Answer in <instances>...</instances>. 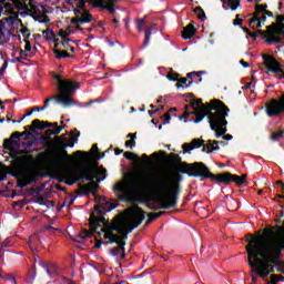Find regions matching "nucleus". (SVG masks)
<instances>
[{
	"label": "nucleus",
	"instance_id": "a18cd8bd",
	"mask_svg": "<svg viewBox=\"0 0 284 284\" xmlns=\"http://www.w3.org/2000/svg\"><path fill=\"white\" fill-rule=\"evenodd\" d=\"M28 185H30V182H28V180L20 179L18 180L16 187L23 189V187H28Z\"/></svg>",
	"mask_w": 284,
	"mask_h": 284
},
{
	"label": "nucleus",
	"instance_id": "39448f33",
	"mask_svg": "<svg viewBox=\"0 0 284 284\" xmlns=\"http://www.w3.org/2000/svg\"><path fill=\"white\" fill-rule=\"evenodd\" d=\"M52 78L58 85L59 94L48 98L42 106H37L32 109L34 110V112H43V110H48L50 101L61 103L64 108H70V105H77V101L70 98V94H72V92H75V90H79V83H74V81L72 80L62 79L59 73H53Z\"/></svg>",
	"mask_w": 284,
	"mask_h": 284
},
{
	"label": "nucleus",
	"instance_id": "bb28decb",
	"mask_svg": "<svg viewBox=\"0 0 284 284\" xmlns=\"http://www.w3.org/2000/svg\"><path fill=\"white\" fill-rule=\"evenodd\" d=\"M202 74H205V71L189 72L186 74V81H189V83L186 84V88H190L192 85V83H194V80L192 79V77H197L199 79H201Z\"/></svg>",
	"mask_w": 284,
	"mask_h": 284
},
{
	"label": "nucleus",
	"instance_id": "0e129e2a",
	"mask_svg": "<svg viewBox=\"0 0 284 284\" xmlns=\"http://www.w3.org/2000/svg\"><path fill=\"white\" fill-rule=\"evenodd\" d=\"M70 42H72V39H64L63 41H62V47L65 49V50H68V47L70 45Z\"/></svg>",
	"mask_w": 284,
	"mask_h": 284
},
{
	"label": "nucleus",
	"instance_id": "4468645a",
	"mask_svg": "<svg viewBox=\"0 0 284 284\" xmlns=\"http://www.w3.org/2000/svg\"><path fill=\"white\" fill-rule=\"evenodd\" d=\"M131 226L126 229V232H129V234L133 230H136V227H139V225H141V223L145 221V211H143V209H141L140 206L133 207L131 211Z\"/></svg>",
	"mask_w": 284,
	"mask_h": 284
},
{
	"label": "nucleus",
	"instance_id": "0eeeda50",
	"mask_svg": "<svg viewBox=\"0 0 284 284\" xmlns=\"http://www.w3.org/2000/svg\"><path fill=\"white\" fill-rule=\"evenodd\" d=\"M168 162L170 163V165H173V168H176V165H179L180 174H187L191 178H194V175H191V174H195L196 172H199V170L201 169L200 165H202L203 163V162H194V163L183 162V159H181L180 155L175 153L169 154Z\"/></svg>",
	"mask_w": 284,
	"mask_h": 284
},
{
	"label": "nucleus",
	"instance_id": "b1692460",
	"mask_svg": "<svg viewBox=\"0 0 284 284\" xmlns=\"http://www.w3.org/2000/svg\"><path fill=\"white\" fill-rule=\"evenodd\" d=\"M88 170L93 171V174H95V176H102V174H105V172H108V170L103 169V166L99 168V163H88Z\"/></svg>",
	"mask_w": 284,
	"mask_h": 284
},
{
	"label": "nucleus",
	"instance_id": "423d86ee",
	"mask_svg": "<svg viewBox=\"0 0 284 284\" xmlns=\"http://www.w3.org/2000/svg\"><path fill=\"white\" fill-rule=\"evenodd\" d=\"M200 166V170L195 173H191V176H194V179H200L201 181H205L210 179L212 183H222L223 185H230L232 183L231 176L232 173L224 172L219 174H213L210 171V168L205 165V163L202 162V164H197Z\"/></svg>",
	"mask_w": 284,
	"mask_h": 284
},
{
	"label": "nucleus",
	"instance_id": "4d7b16f0",
	"mask_svg": "<svg viewBox=\"0 0 284 284\" xmlns=\"http://www.w3.org/2000/svg\"><path fill=\"white\" fill-rule=\"evenodd\" d=\"M81 154H83V156H85L87 159H90V153H88L85 151H75L74 152V156H81Z\"/></svg>",
	"mask_w": 284,
	"mask_h": 284
},
{
	"label": "nucleus",
	"instance_id": "13d9d810",
	"mask_svg": "<svg viewBox=\"0 0 284 284\" xmlns=\"http://www.w3.org/2000/svg\"><path fill=\"white\" fill-rule=\"evenodd\" d=\"M271 281L273 283H278L281 281H283V276H280V275H271Z\"/></svg>",
	"mask_w": 284,
	"mask_h": 284
},
{
	"label": "nucleus",
	"instance_id": "6e6552de",
	"mask_svg": "<svg viewBox=\"0 0 284 284\" xmlns=\"http://www.w3.org/2000/svg\"><path fill=\"white\" fill-rule=\"evenodd\" d=\"M78 178L80 181H83V179H85V181L89 182L88 184L82 185V191L84 192V194H94V192L99 190V184L101 183V180H97V182H94L97 175L94 171L88 169V164L83 166L81 171H79Z\"/></svg>",
	"mask_w": 284,
	"mask_h": 284
},
{
	"label": "nucleus",
	"instance_id": "4be33fe9",
	"mask_svg": "<svg viewBox=\"0 0 284 284\" xmlns=\"http://www.w3.org/2000/svg\"><path fill=\"white\" fill-rule=\"evenodd\" d=\"M258 14L261 13H256V11L250 14V17H252L248 20L250 28H254V23H256V21H261L262 23H265L267 21V16L265 13H263L262 17Z\"/></svg>",
	"mask_w": 284,
	"mask_h": 284
},
{
	"label": "nucleus",
	"instance_id": "680f3d73",
	"mask_svg": "<svg viewBox=\"0 0 284 284\" xmlns=\"http://www.w3.org/2000/svg\"><path fill=\"white\" fill-rule=\"evenodd\" d=\"M120 252L121 251H119V246H115V247L111 248L110 254H111V256H119Z\"/></svg>",
	"mask_w": 284,
	"mask_h": 284
},
{
	"label": "nucleus",
	"instance_id": "f8f14e48",
	"mask_svg": "<svg viewBox=\"0 0 284 284\" xmlns=\"http://www.w3.org/2000/svg\"><path fill=\"white\" fill-rule=\"evenodd\" d=\"M219 144L225 145V142L216 141V140H207L205 143V140H201V139H193L191 142V145L194 148V150L199 148H203L202 152H206V154H212V152H216L221 150Z\"/></svg>",
	"mask_w": 284,
	"mask_h": 284
},
{
	"label": "nucleus",
	"instance_id": "dca6fc26",
	"mask_svg": "<svg viewBox=\"0 0 284 284\" xmlns=\"http://www.w3.org/2000/svg\"><path fill=\"white\" fill-rule=\"evenodd\" d=\"M40 267L44 268L50 278H57L61 274V268L54 262H40Z\"/></svg>",
	"mask_w": 284,
	"mask_h": 284
},
{
	"label": "nucleus",
	"instance_id": "c756f323",
	"mask_svg": "<svg viewBox=\"0 0 284 284\" xmlns=\"http://www.w3.org/2000/svg\"><path fill=\"white\" fill-rule=\"evenodd\" d=\"M37 130H41V120H33L28 132H31L32 136V134H37Z\"/></svg>",
	"mask_w": 284,
	"mask_h": 284
},
{
	"label": "nucleus",
	"instance_id": "e433bc0d",
	"mask_svg": "<svg viewBox=\"0 0 284 284\" xmlns=\"http://www.w3.org/2000/svg\"><path fill=\"white\" fill-rule=\"evenodd\" d=\"M28 59V54L23 52V50L20 51V57L14 58L11 60V63H21V61H26Z\"/></svg>",
	"mask_w": 284,
	"mask_h": 284
},
{
	"label": "nucleus",
	"instance_id": "37998d69",
	"mask_svg": "<svg viewBox=\"0 0 284 284\" xmlns=\"http://www.w3.org/2000/svg\"><path fill=\"white\" fill-rule=\"evenodd\" d=\"M267 11V4H255V12L262 13Z\"/></svg>",
	"mask_w": 284,
	"mask_h": 284
},
{
	"label": "nucleus",
	"instance_id": "1a4fd4ad",
	"mask_svg": "<svg viewBox=\"0 0 284 284\" xmlns=\"http://www.w3.org/2000/svg\"><path fill=\"white\" fill-rule=\"evenodd\" d=\"M262 59L264 61L263 65L266 68V74L282 81L284 79L283 64L271 54L264 53L262 54Z\"/></svg>",
	"mask_w": 284,
	"mask_h": 284
},
{
	"label": "nucleus",
	"instance_id": "c9c22d12",
	"mask_svg": "<svg viewBox=\"0 0 284 284\" xmlns=\"http://www.w3.org/2000/svg\"><path fill=\"white\" fill-rule=\"evenodd\" d=\"M78 23H90V20L81 19V17L75 16L74 18L71 19V24L72 26H78Z\"/></svg>",
	"mask_w": 284,
	"mask_h": 284
},
{
	"label": "nucleus",
	"instance_id": "69168bd1",
	"mask_svg": "<svg viewBox=\"0 0 284 284\" xmlns=\"http://www.w3.org/2000/svg\"><path fill=\"white\" fill-rule=\"evenodd\" d=\"M51 128H53L52 130H53V134H61V132H62V129L61 128H59V123L57 122V126H51Z\"/></svg>",
	"mask_w": 284,
	"mask_h": 284
},
{
	"label": "nucleus",
	"instance_id": "393cba45",
	"mask_svg": "<svg viewBox=\"0 0 284 284\" xmlns=\"http://www.w3.org/2000/svg\"><path fill=\"white\" fill-rule=\"evenodd\" d=\"M152 28H154V26L148 27L144 30V42L142 44V50L150 45V39H152Z\"/></svg>",
	"mask_w": 284,
	"mask_h": 284
},
{
	"label": "nucleus",
	"instance_id": "2eb2a0df",
	"mask_svg": "<svg viewBox=\"0 0 284 284\" xmlns=\"http://www.w3.org/2000/svg\"><path fill=\"white\" fill-rule=\"evenodd\" d=\"M113 190L120 193V201H124L125 203H135V201H139V197L128 190L123 183L115 184Z\"/></svg>",
	"mask_w": 284,
	"mask_h": 284
},
{
	"label": "nucleus",
	"instance_id": "7c9ffc66",
	"mask_svg": "<svg viewBox=\"0 0 284 284\" xmlns=\"http://www.w3.org/2000/svg\"><path fill=\"white\" fill-rule=\"evenodd\" d=\"M222 3H227L231 10H236L241 6V0H222Z\"/></svg>",
	"mask_w": 284,
	"mask_h": 284
},
{
	"label": "nucleus",
	"instance_id": "c85d7f7f",
	"mask_svg": "<svg viewBox=\"0 0 284 284\" xmlns=\"http://www.w3.org/2000/svg\"><path fill=\"white\" fill-rule=\"evenodd\" d=\"M53 54H55V59H74V55L68 53V51H61L59 49H53Z\"/></svg>",
	"mask_w": 284,
	"mask_h": 284
},
{
	"label": "nucleus",
	"instance_id": "c03bdc74",
	"mask_svg": "<svg viewBox=\"0 0 284 284\" xmlns=\"http://www.w3.org/2000/svg\"><path fill=\"white\" fill-rule=\"evenodd\" d=\"M91 152L97 155L95 159H103V156H105V153H102V156H99V146H98V144L92 145Z\"/></svg>",
	"mask_w": 284,
	"mask_h": 284
},
{
	"label": "nucleus",
	"instance_id": "f03ea898",
	"mask_svg": "<svg viewBox=\"0 0 284 284\" xmlns=\"http://www.w3.org/2000/svg\"><path fill=\"white\" fill-rule=\"evenodd\" d=\"M251 239L246 246V252L248 254V266L251 267V280L252 283H257L258 276L263 281L267 280L270 274H274L275 267L270 258L272 255L268 253L267 242H265V235L253 236L248 234Z\"/></svg>",
	"mask_w": 284,
	"mask_h": 284
},
{
	"label": "nucleus",
	"instance_id": "a211bd4d",
	"mask_svg": "<svg viewBox=\"0 0 284 284\" xmlns=\"http://www.w3.org/2000/svg\"><path fill=\"white\" fill-rule=\"evenodd\" d=\"M90 0H68L67 3L69 6H74L73 12L75 17H81L83 14V11L85 10V2Z\"/></svg>",
	"mask_w": 284,
	"mask_h": 284
},
{
	"label": "nucleus",
	"instance_id": "f704fd0d",
	"mask_svg": "<svg viewBox=\"0 0 284 284\" xmlns=\"http://www.w3.org/2000/svg\"><path fill=\"white\" fill-rule=\"evenodd\" d=\"M191 108L196 112L199 108H203V99H193L191 102Z\"/></svg>",
	"mask_w": 284,
	"mask_h": 284
},
{
	"label": "nucleus",
	"instance_id": "cd10ccee",
	"mask_svg": "<svg viewBox=\"0 0 284 284\" xmlns=\"http://www.w3.org/2000/svg\"><path fill=\"white\" fill-rule=\"evenodd\" d=\"M113 243H115L118 247H125V240H122L119 235L112 237L110 241H106L105 245H112Z\"/></svg>",
	"mask_w": 284,
	"mask_h": 284
},
{
	"label": "nucleus",
	"instance_id": "ea45409f",
	"mask_svg": "<svg viewBox=\"0 0 284 284\" xmlns=\"http://www.w3.org/2000/svg\"><path fill=\"white\" fill-rule=\"evenodd\" d=\"M144 26H145V18L136 20V30H138V32H143Z\"/></svg>",
	"mask_w": 284,
	"mask_h": 284
},
{
	"label": "nucleus",
	"instance_id": "a878e982",
	"mask_svg": "<svg viewBox=\"0 0 284 284\" xmlns=\"http://www.w3.org/2000/svg\"><path fill=\"white\" fill-rule=\"evenodd\" d=\"M247 182V175L243 174L242 176L234 175L231 173V183H236V185L241 186Z\"/></svg>",
	"mask_w": 284,
	"mask_h": 284
},
{
	"label": "nucleus",
	"instance_id": "49530a36",
	"mask_svg": "<svg viewBox=\"0 0 284 284\" xmlns=\"http://www.w3.org/2000/svg\"><path fill=\"white\" fill-rule=\"evenodd\" d=\"M80 19H87L89 21V23L92 22V14L90 13V11H88V9H85L82 12V16L80 17Z\"/></svg>",
	"mask_w": 284,
	"mask_h": 284
},
{
	"label": "nucleus",
	"instance_id": "3c124183",
	"mask_svg": "<svg viewBox=\"0 0 284 284\" xmlns=\"http://www.w3.org/2000/svg\"><path fill=\"white\" fill-rule=\"evenodd\" d=\"M118 234L123 235L125 234V232H128V229L125 226H123V224L120 222L118 224V230L115 231Z\"/></svg>",
	"mask_w": 284,
	"mask_h": 284
},
{
	"label": "nucleus",
	"instance_id": "5fc2aeb1",
	"mask_svg": "<svg viewBox=\"0 0 284 284\" xmlns=\"http://www.w3.org/2000/svg\"><path fill=\"white\" fill-rule=\"evenodd\" d=\"M27 183H29V185H32V183H37V175L34 174L29 175L27 179Z\"/></svg>",
	"mask_w": 284,
	"mask_h": 284
},
{
	"label": "nucleus",
	"instance_id": "de8ad7c7",
	"mask_svg": "<svg viewBox=\"0 0 284 284\" xmlns=\"http://www.w3.org/2000/svg\"><path fill=\"white\" fill-rule=\"evenodd\" d=\"M284 131L274 132L271 135L272 141H278L280 139H283Z\"/></svg>",
	"mask_w": 284,
	"mask_h": 284
},
{
	"label": "nucleus",
	"instance_id": "aec40b11",
	"mask_svg": "<svg viewBox=\"0 0 284 284\" xmlns=\"http://www.w3.org/2000/svg\"><path fill=\"white\" fill-rule=\"evenodd\" d=\"M64 183L65 185H74V183H79V170H72L70 172H68L64 175Z\"/></svg>",
	"mask_w": 284,
	"mask_h": 284
},
{
	"label": "nucleus",
	"instance_id": "79ce46f5",
	"mask_svg": "<svg viewBox=\"0 0 284 284\" xmlns=\"http://www.w3.org/2000/svg\"><path fill=\"white\" fill-rule=\"evenodd\" d=\"M176 84H175V88H183V85H187V79L186 78H181L179 77L178 80H176Z\"/></svg>",
	"mask_w": 284,
	"mask_h": 284
},
{
	"label": "nucleus",
	"instance_id": "7ed1b4c3",
	"mask_svg": "<svg viewBox=\"0 0 284 284\" xmlns=\"http://www.w3.org/2000/svg\"><path fill=\"white\" fill-rule=\"evenodd\" d=\"M99 201L101 204L93 206V213L89 219L90 230L88 231L87 229H83L78 235V239H92L94 233H97L98 236L103 234L105 241H111V239H114V236H119L118 234H114V232H116L121 221L114 220L113 222H110L103 217V215L108 214V212L115 210L116 204L108 202L104 196H100Z\"/></svg>",
	"mask_w": 284,
	"mask_h": 284
},
{
	"label": "nucleus",
	"instance_id": "f3484780",
	"mask_svg": "<svg viewBox=\"0 0 284 284\" xmlns=\"http://www.w3.org/2000/svg\"><path fill=\"white\" fill-rule=\"evenodd\" d=\"M108 0H89V3L93 6V8H101V10H108L110 14H116V9H114V4L105 3Z\"/></svg>",
	"mask_w": 284,
	"mask_h": 284
},
{
	"label": "nucleus",
	"instance_id": "9d476101",
	"mask_svg": "<svg viewBox=\"0 0 284 284\" xmlns=\"http://www.w3.org/2000/svg\"><path fill=\"white\" fill-rule=\"evenodd\" d=\"M266 32L268 38L266 39V43L268 45H278L283 43V38L276 37V34H282L284 37V22H273L271 26L266 27Z\"/></svg>",
	"mask_w": 284,
	"mask_h": 284
},
{
	"label": "nucleus",
	"instance_id": "72a5a7b5",
	"mask_svg": "<svg viewBox=\"0 0 284 284\" xmlns=\"http://www.w3.org/2000/svg\"><path fill=\"white\" fill-rule=\"evenodd\" d=\"M59 159H68V161H74V158L70 154H68V151L65 149H62L58 152Z\"/></svg>",
	"mask_w": 284,
	"mask_h": 284
},
{
	"label": "nucleus",
	"instance_id": "603ef678",
	"mask_svg": "<svg viewBox=\"0 0 284 284\" xmlns=\"http://www.w3.org/2000/svg\"><path fill=\"white\" fill-rule=\"evenodd\" d=\"M148 221L144 223V226L148 227V225H150V223H152V221H156V219L154 217V213H149L148 214Z\"/></svg>",
	"mask_w": 284,
	"mask_h": 284
},
{
	"label": "nucleus",
	"instance_id": "2f4dec72",
	"mask_svg": "<svg viewBox=\"0 0 284 284\" xmlns=\"http://www.w3.org/2000/svg\"><path fill=\"white\" fill-rule=\"evenodd\" d=\"M193 12L197 14V19H200V21H205V19H207V17L205 16V11L201 7H195L193 9Z\"/></svg>",
	"mask_w": 284,
	"mask_h": 284
},
{
	"label": "nucleus",
	"instance_id": "4c0bfd02",
	"mask_svg": "<svg viewBox=\"0 0 284 284\" xmlns=\"http://www.w3.org/2000/svg\"><path fill=\"white\" fill-rule=\"evenodd\" d=\"M43 37H45V39H55L57 33H54V30L52 29H47L44 31H42Z\"/></svg>",
	"mask_w": 284,
	"mask_h": 284
},
{
	"label": "nucleus",
	"instance_id": "9b49d317",
	"mask_svg": "<svg viewBox=\"0 0 284 284\" xmlns=\"http://www.w3.org/2000/svg\"><path fill=\"white\" fill-rule=\"evenodd\" d=\"M265 112L270 119L284 114V92L280 99H271L270 102L265 103Z\"/></svg>",
	"mask_w": 284,
	"mask_h": 284
},
{
	"label": "nucleus",
	"instance_id": "864d4df0",
	"mask_svg": "<svg viewBox=\"0 0 284 284\" xmlns=\"http://www.w3.org/2000/svg\"><path fill=\"white\" fill-rule=\"evenodd\" d=\"M241 14H236L233 20V26H243V19H240Z\"/></svg>",
	"mask_w": 284,
	"mask_h": 284
},
{
	"label": "nucleus",
	"instance_id": "8fccbe9b",
	"mask_svg": "<svg viewBox=\"0 0 284 284\" xmlns=\"http://www.w3.org/2000/svg\"><path fill=\"white\" fill-rule=\"evenodd\" d=\"M182 150H184V154H187V152H192V150H194V146L192 143H184L182 145Z\"/></svg>",
	"mask_w": 284,
	"mask_h": 284
},
{
	"label": "nucleus",
	"instance_id": "412c9836",
	"mask_svg": "<svg viewBox=\"0 0 284 284\" xmlns=\"http://www.w3.org/2000/svg\"><path fill=\"white\" fill-rule=\"evenodd\" d=\"M248 37H251V39H253V41H256V39H258V37H261L266 43H267V39H270L267 31H263L261 29L255 30V32L250 31L248 34H246V39Z\"/></svg>",
	"mask_w": 284,
	"mask_h": 284
},
{
	"label": "nucleus",
	"instance_id": "473e14b6",
	"mask_svg": "<svg viewBox=\"0 0 284 284\" xmlns=\"http://www.w3.org/2000/svg\"><path fill=\"white\" fill-rule=\"evenodd\" d=\"M6 39V22L0 20V45H3V40Z\"/></svg>",
	"mask_w": 284,
	"mask_h": 284
},
{
	"label": "nucleus",
	"instance_id": "f257e3e1",
	"mask_svg": "<svg viewBox=\"0 0 284 284\" xmlns=\"http://www.w3.org/2000/svg\"><path fill=\"white\" fill-rule=\"evenodd\" d=\"M179 171L173 175V179L168 173H158L153 181L150 180L152 173L145 171L135 172L131 175V185L138 192L149 191L154 192L160 197L156 203L160 206H153L151 210H172L179 205V195L181 194V182L183 175Z\"/></svg>",
	"mask_w": 284,
	"mask_h": 284
},
{
	"label": "nucleus",
	"instance_id": "a19ab883",
	"mask_svg": "<svg viewBox=\"0 0 284 284\" xmlns=\"http://www.w3.org/2000/svg\"><path fill=\"white\" fill-rule=\"evenodd\" d=\"M124 158L128 161H134L135 159H139V155H136V153H132L130 151L124 152Z\"/></svg>",
	"mask_w": 284,
	"mask_h": 284
},
{
	"label": "nucleus",
	"instance_id": "bf43d9fd",
	"mask_svg": "<svg viewBox=\"0 0 284 284\" xmlns=\"http://www.w3.org/2000/svg\"><path fill=\"white\" fill-rule=\"evenodd\" d=\"M58 37H61V39H68V37H70V33L63 31V30H60L59 33H58Z\"/></svg>",
	"mask_w": 284,
	"mask_h": 284
},
{
	"label": "nucleus",
	"instance_id": "09e8293b",
	"mask_svg": "<svg viewBox=\"0 0 284 284\" xmlns=\"http://www.w3.org/2000/svg\"><path fill=\"white\" fill-rule=\"evenodd\" d=\"M179 77H181V74L173 72H169L166 74V79H169V81H179Z\"/></svg>",
	"mask_w": 284,
	"mask_h": 284
},
{
	"label": "nucleus",
	"instance_id": "052dcab7",
	"mask_svg": "<svg viewBox=\"0 0 284 284\" xmlns=\"http://www.w3.org/2000/svg\"><path fill=\"white\" fill-rule=\"evenodd\" d=\"M135 145H136V141H134V140H128L125 142V146L131 148V150H132V148H135Z\"/></svg>",
	"mask_w": 284,
	"mask_h": 284
},
{
	"label": "nucleus",
	"instance_id": "58836bf2",
	"mask_svg": "<svg viewBox=\"0 0 284 284\" xmlns=\"http://www.w3.org/2000/svg\"><path fill=\"white\" fill-rule=\"evenodd\" d=\"M45 128H57V122L41 121L40 130H45Z\"/></svg>",
	"mask_w": 284,
	"mask_h": 284
},
{
	"label": "nucleus",
	"instance_id": "20e7f679",
	"mask_svg": "<svg viewBox=\"0 0 284 284\" xmlns=\"http://www.w3.org/2000/svg\"><path fill=\"white\" fill-rule=\"evenodd\" d=\"M227 112H230V108L225 105V102L213 100L210 103L202 104L196 111H184L180 116V120L189 119L190 115L194 114L195 119L193 120V123H201V121L207 116L210 128L215 132V138L221 139V136L227 132Z\"/></svg>",
	"mask_w": 284,
	"mask_h": 284
},
{
	"label": "nucleus",
	"instance_id": "5701e85b",
	"mask_svg": "<svg viewBox=\"0 0 284 284\" xmlns=\"http://www.w3.org/2000/svg\"><path fill=\"white\" fill-rule=\"evenodd\" d=\"M74 132H77V129L70 132V136H72L70 143L61 141L62 148H74V143H79V138L81 136V132H78L77 134H74Z\"/></svg>",
	"mask_w": 284,
	"mask_h": 284
},
{
	"label": "nucleus",
	"instance_id": "6ab92c4d",
	"mask_svg": "<svg viewBox=\"0 0 284 284\" xmlns=\"http://www.w3.org/2000/svg\"><path fill=\"white\" fill-rule=\"evenodd\" d=\"M195 34L196 28H194V22H191L186 27H184L182 31V39H184V41H187L189 39L194 38Z\"/></svg>",
	"mask_w": 284,
	"mask_h": 284
},
{
	"label": "nucleus",
	"instance_id": "338daca9",
	"mask_svg": "<svg viewBox=\"0 0 284 284\" xmlns=\"http://www.w3.org/2000/svg\"><path fill=\"white\" fill-rule=\"evenodd\" d=\"M171 119H172V118L170 116V113H169V112L165 113V114H164L163 125H168V123H170Z\"/></svg>",
	"mask_w": 284,
	"mask_h": 284
},
{
	"label": "nucleus",
	"instance_id": "774afa93",
	"mask_svg": "<svg viewBox=\"0 0 284 284\" xmlns=\"http://www.w3.org/2000/svg\"><path fill=\"white\" fill-rule=\"evenodd\" d=\"M276 23H284V14L276 16Z\"/></svg>",
	"mask_w": 284,
	"mask_h": 284
},
{
	"label": "nucleus",
	"instance_id": "ddd939ff",
	"mask_svg": "<svg viewBox=\"0 0 284 284\" xmlns=\"http://www.w3.org/2000/svg\"><path fill=\"white\" fill-rule=\"evenodd\" d=\"M21 136H24V141H28V139L32 136V132L28 131V126H24L23 132L16 131L11 134L10 139H6L3 144L4 150H12L14 146L19 148V139H21Z\"/></svg>",
	"mask_w": 284,
	"mask_h": 284
},
{
	"label": "nucleus",
	"instance_id": "e2e57ef3",
	"mask_svg": "<svg viewBox=\"0 0 284 284\" xmlns=\"http://www.w3.org/2000/svg\"><path fill=\"white\" fill-rule=\"evenodd\" d=\"M1 247H12V243H10V239H6V240L1 243Z\"/></svg>",
	"mask_w": 284,
	"mask_h": 284
},
{
	"label": "nucleus",
	"instance_id": "6e6d98bb",
	"mask_svg": "<svg viewBox=\"0 0 284 284\" xmlns=\"http://www.w3.org/2000/svg\"><path fill=\"white\" fill-rule=\"evenodd\" d=\"M255 23H256V26L251 27L252 30H260V28L265 26V23H263L261 20H256Z\"/></svg>",
	"mask_w": 284,
	"mask_h": 284
}]
</instances>
